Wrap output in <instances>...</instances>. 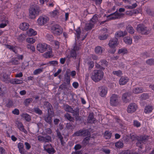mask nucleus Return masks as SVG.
<instances>
[{
  "label": "nucleus",
  "instance_id": "39448f33",
  "mask_svg": "<svg viewBox=\"0 0 154 154\" xmlns=\"http://www.w3.org/2000/svg\"><path fill=\"white\" fill-rule=\"evenodd\" d=\"M51 29L52 32L57 35H59L63 32L62 28L58 24L53 25L51 27Z\"/></svg>",
  "mask_w": 154,
  "mask_h": 154
},
{
  "label": "nucleus",
  "instance_id": "052dcab7",
  "mask_svg": "<svg viewBox=\"0 0 154 154\" xmlns=\"http://www.w3.org/2000/svg\"><path fill=\"white\" fill-rule=\"evenodd\" d=\"M110 47V49L108 51V52L111 54H114L116 51V48L115 47Z\"/></svg>",
  "mask_w": 154,
  "mask_h": 154
},
{
  "label": "nucleus",
  "instance_id": "a19ab883",
  "mask_svg": "<svg viewBox=\"0 0 154 154\" xmlns=\"http://www.w3.org/2000/svg\"><path fill=\"white\" fill-rule=\"evenodd\" d=\"M27 33L29 35H35L37 34V32L32 29H30L27 32Z\"/></svg>",
  "mask_w": 154,
  "mask_h": 154
},
{
  "label": "nucleus",
  "instance_id": "680f3d73",
  "mask_svg": "<svg viewBox=\"0 0 154 154\" xmlns=\"http://www.w3.org/2000/svg\"><path fill=\"white\" fill-rule=\"evenodd\" d=\"M44 105L48 109H50V108H51L52 107V105L47 101L45 102L44 103Z\"/></svg>",
  "mask_w": 154,
  "mask_h": 154
},
{
  "label": "nucleus",
  "instance_id": "774afa93",
  "mask_svg": "<svg viewBox=\"0 0 154 154\" xmlns=\"http://www.w3.org/2000/svg\"><path fill=\"white\" fill-rule=\"evenodd\" d=\"M25 147L27 150H29L31 148V146L30 144L28 142H26L24 143Z\"/></svg>",
  "mask_w": 154,
  "mask_h": 154
},
{
  "label": "nucleus",
  "instance_id": "9d476101",
  "mask_svg": "<svg viewBox=\"0 0 154 154\" xmlns=\"http://www.w3.org/2000/svg\"><path fill=\"white\" fill-rule=\"evenodd\" d=\"M38 140L40 142L46 143H49L52 141V138L51 136L46 135L45 136H41L39 135L38 137Z\"/></svg>",
  "mask_w": 154,
  "mask_h": 154
},
{
  "label": "nucleus",
  "instance_id": "f3484780",
  "mask_svg": "<svg viewBox=\"0 0 154 154\" xmlns=\"http://www.w3.org/2000/svg\"><path fill=\"white\" fill-rule=\"evenodd\" d=\"M17 147L20 153L21 154H25V150L24 148V145L23 143L20 142L17 144Z\"/></svg>",
  "mask_w": 154,
  "mask_h": 154
},
{
  "label": "nucleus",
  "instance_id": "0e129e2a",
  "mask_svg": "<svg viewBox=\"0 0 154 154\" xmlns=\"http://www.w3.org/2000/svg\"><path fill=\"white\" fill-rule=\"evenodd\" d=\"M26 36L24 34H21L18 36V39L20 41H23L25 40Z\"/></svg>",
  "mask_w": 154,
  "mask_h": 154
},
{
  "label": "nucleus",
  "instance_id": "1a4fd4ad",
  "mask_svg": "<svg viewBox=\"0 0 154 154\" xmlns=\"http://www.w3.org/2000/svg\"><path fill=\"white\" fill-rule=\"evenodd\" d=\"M118 96L116 94H112L110 97V103L112 106H116L119 104Z\"/></svg>",
  "mask_w": 154,
  "mask_h": 154
},
{
  "label": "nucleus",
  "instance_id": "423d86ee",
  "mask_svg": "<svg viewBox=\"0 0 154 154\" xmlns=\"http://www.w3.org/2000/svg\"><path fill=\"white\" fill-rule=\"evenodd\" d=\"M91 134L89 130L88 129H82L75 132L73 136H86L90 135Z\"/></svg>",
  "mask_w": 154,
  "mask_h": 154
},
{
  "label": "nucleus",
  "instance_id": "49530a36",
  "mask_svg": "<svg viewBox=\"0 0 154 154\" xmlns=\"http://www.w3.org/2000/svg\"><path fill=\"white\" fill-rule=\"evenodd\" d=\"M99 63L102 66H107L108 65V62L105 59L101 60Z\"/></svg>",
  "mask_w": 154,
  "mask_h": 154
},
{
  "label": "nucleus",
  "instance_id": "aec40b11",
  "mask_svg": "<svg viewBox=\"0 0 154 154\" xmlns=\"http://www.w3.org/2000/svg\"><path fill=\"white\" fill-rule=\"evenodd\" d=\"M129 79L127 77H122L119 81L120 85H123L125 84L128 81Z\"/></svg>",
  "mask_w": 154,
  "mask_h": 154
},
{
  "label": "nucleus",
  "instance_id": "c03bdc74",
  "mask_svg": "<svg viewBox=\"0 0 154 154\" xmlns=\"http://www.w3.org/2000/svg\"><path fill=\"white\" fill-rule=\"evenodd\" d=\"M149 96L148 94L147 93H143L142 94L140 97V99L142 100H146L148 99Z\"/></svg>",
  "mask_w": 154,
  "mask_h": 154
},
{
  "label": "nucleus",
  "instance_id": "cd10ccee",
  "mask_svg": "<svg viewBox=\"0 0 154 154\" xmlns=\"http://www.w3.org/2000/svg\"><path fill=\"white\" fill-rule=\"evenodd\" d=\"M49 51L43 54V57L46 58H50L52 57L51 56L52 48H50L49 49Z\"/></svg>",
  "mask_w": 154,
  "mask_h": 154
},
{
  "label": "nucleus",
  "instance_id": "ea45409f",
  "mask_svg": "<svg viewBox=\"0 0 154 154\" xmlns=\"http://www.w3.org/2000/svg\"><path fill=\"white\" fill-rule=\"evenodd\" d=\"M127 31L131 34H133L134 32V30L133 27L130 26H128L126 28Z\"/></svg>",
  "mask_w": 154,
  "mask_h": 154
},
{
  "label": "nucleus",
  "instance_id": "3c124183",
  "mask_svg": "<svg viewBox=\"0 0 154 154\" xmlns=\"http://www.w3.org/2000/svg\"><path fill=\"white\" fill-rule=\"evenodd\" d=\"M1 76L3 78V80L4 81H5L8 79V75L6 73L3 72L1 74Z\"/></svg>",
  "mask_w": 154,
  "mask_h": 154
},
{
  "label": "nucleus",
  "instance_id": "5fc2aeb1",
  "mask_svg": "<svg viewBox=\"0 0 154 154\" xmlns=\"http://www.w3.org/2000/svg\"><path fill=\"white\" fill-rule=\"evenodd\" d=\"M146 63L150 65H154V59H149L147 60Z\"/></svg>",
  "mask_w": 154,
  "mask_h": 154
},
{
  "label": "nucleus",
  "instance_id": "603ef678",
  "mask_svg": "<svg viewBox=\"0 0 154 154\" xmlns=\"http://www.w3.org/2000/svg\"><path fill=\"white\" fill-rule=\"evenodd\" d=\"M116 146L118 148H122L123 146V143L122 142L118 141L115 143Z\"/></svg>",
  "mask_w": 154,
  "mask_h": 154
},
{
  "label": "nucleus",
  "instance_id": "4468645a",
  "mask_svg": "<svg viewBox=\"0 0 154 154\" xmlns=\"http://www.w3.org/2000/svg\"><path fill=\"white\" fill-rule=\"evenodd\" d=\"M99 91L100 96L103 97L105 96L108 91L107 88L104 87H100L99 88Z\"/></svg>",
  "mask_w": 154,
  "mask_h": 154
},
{
  "label": "nucleus",
  "instance_id": "f8f14e48",
  "mask_svg": "<svg viewBox=\"0 0 154 154\" xmlns=\"http://www.w3.org/2000/svg\"><path fill=\"white\" fill-rule=\"evenodd\" d=\"M137 106L134 103H130L128 106L127 111L128 113H132L135 112L137 108Z\"/></svg>",
  "mask_w": 154,
  "mask_h": 154
},
{
  "label": "nucleus",
  "instance_id": "7ed1b4c3",
  "mask_svg": "<svg viewBox=\"0 0 154 154\" xmlns=\"http://www.w3.org/2000/svg\"><path fill=\"white\" fill-rule=\"evenodd\" d=\"M81 48L79 45L75 44L73 49L70 51L69 54L67 55V57L68 59L71 58L76 59L77 55V52Z\"/></svg>",
  "mask_w": 154,
  "mask_h": 154
},
{
  "label": "nucleus",
  "instance_id": "c9c22d12",
  "mask_svg": "<svg viewBox=\"0 0 154 154\" xmlns=\"http://www.w3.org/2000/svg\"><path fill=\"white\" fill-rule=\"evenodd\" d=\"M111 136L112 133L110 131H105L104 136L106 139H110L111 137Z\"/></svg>",
  "mask_w": 154,
  "mask_h": 154
},
{
  "label": "nucleus",
  "instance_id": "6e6d98bb",
  "mask_svg": "<svg viewBox=\"0 0 154 154\" xmlns=\"http://www.w3.org/2000/svg\"><path fill=\"white\" fill-rule=\"evenodd\" d=\"M27 48L30 49L33 52H34L35 51V47L30 44H28L27 45Z\"/></svg>",
  "mask_w": 154,
  "mask_h": 154
},
{
  "label": "nucleus",
  "instance_id": "2eb2a0df",
  "mask_svg": "<svg viewBox=\"0 0 154 154\" xmlns=\"http://www.w3.org/2000/svg\"><path fill=\"white\" fill-rule=\"evenodd\" d=\"M118 39L115 38L110 39L109 41L108 45L109 47H115L118 45Z\"/></svg>",
  "mask_w": 154,
  "mask_h": 154
},
{
  "label": "nucleus",
  "instance_id": "393cba45",
  "mask_svg": "<svg viewBox=\"0 0 154 154\" xmlns=\"http://www.w3.org/2000/svg\"><path fill=\"white\" fill-rule=\"evenodd\" d=\"M10 82L13 85H18L22 84L23 82L22 80L14 79L11 81Z\"/></svg>",
  "mask_w": 154,
  "mask_h": 154
},
{
  "label": "nucleus",
  "instance_id": "72a5a7b5",
  "mask_svg": "<svg viewBox=\"0 0 154 154\" xmlns=\"http://www.w3.org/2000/svg\"><path fill=\"white\" fill-rule=\"evenodd\" d=\"M103 51V48L100 46H97L95 49V51L97 54H101Z\"/></svg>",
  "mask_w": 154,
  "mask_h": 154
},
{
  "label": "nucleus",
  "instance_id": "13d9d810",
  "mask_svg": "<svg viewBox=\"0 0 154 154\" xmlns=\"http://www.w3.org/2000/svg\"><path fill=\"white\" fill-rule=\"evenodd\" d=\"M127 52V50L125 48H123L119 49V50L118 53L120 54L122 53L123 54H125Z\"/></svg>",
  "mask_w": 154,
  "mask_h": 154
},
{
  "label": "nucleus",
  "instance_id": "ddd939ff",
  "mask_svg": "<svg viewBox=\"0 0 154 154\" xmlns=\"http://www.w3.org/2000/svg\"><path fill=\"white\" fill-rule=\"evenodd\" d=\"M49 20L48 17H40L38 20V23L40 25H43L46 23Z\"/></svg>",
  "mask_w": 154,
  "mask_h": 154
},
{
  "label": "nucleus",
  "instance_id": "a878e982",
  "mask_svg": "<svg viewBox=\"0 0 154 154\" xmlns=\"http://www.w3.org/2000/svg\"><path fill=\"white\" fill-rule=\"evenodd\" d=\"M79 109L75 111L74 110L73 112L72 113L73 114V116L75 117L76 121L81 120V119L79 116Z\"/></svg>",
  "mask_w": 154,
  "mask_h": 154
},
{
  "label": "nucleus",
  "instance_id": "8fccbe9b",
  "mask_svg": "<svg viewBox=\"0 0 154 154\" xmlns=\"http://www.w3.org/2000/svg\"><path fill=\"white\" fill-rule=\"evenodd\" d=\"M87 64L88 66V69L89 70L91 69L94 66V63L92 61H88Z\"/></svg>",
  "mask_w": 154,
  "mask_h": 154
},
{
  "label": "nucleus",
  "instance_id": "4be33fe9",
  "mask_svg": "<svg viewBox=\"0 0 154 154\" xmlns=\"http://www.w3.org/2000/svg\"><path fill=\"white\" fill-rule=\"evenodd\" d=\"M29 24L26 23H21L19 26L20 28L23 30H26L29 27Z\"/></svg>",
  "mask_w": 154,
  "mask_h": 154
},
{
  "label": "nucleus",
  "instance_id": "f257e3e1",
  "mask_svg": "<svg viewBox=\"0 0 154 154\" xmlns=\"http://www.w3.org/2000/svg\"><path fill=\"white\" fill-rule=\"evenodd\" d=\"M103 72L101 70L95 69L91 73V78L95 82H98L103 78Z\"/></svg>",
  "mask_w": 154,
  "mask_h": 154
},
{
  "label": "nucleus",
  "instance_id": "0eeeda50",
  "mask_svg": "<svg viewBox=\"0 0 154 154\" xmlns=\"http://www.w3.org/2000/svg\"><path fill=\"white\" fill-rule=\"evenodd\" d=\"M124 15V14L119 13L117 11H116L114 13L108 15L107 17L110 20H116L122 18L123 17Z\"/></svg>",
  "mask_w": 154,
  "mask_h": 154
},
{
  "label": "nucleus",
  "instance_id": "bf43d9fd",
  "mask_svg": "<svg viewBox=\"0 0 154 154\" xmlns=\"http://www.w3.org/2000/svg\"><path fill=\"white\" fill-rule=\"evenodd\" d=\"M42 69L39 68L35 69L33 72V74L35 75L38 74L42 72Z\"/></svg>",
  "mask_w": 154,
  "mask_h": 154
},
{
  "label": "nucleus",
  "instance_id": "4c0bfd02",
  "mask_svg": "<svg viewBox=\"0 0 154 154\" xmlns=\"http://www.w3.org/2000/svg\"><path fill=\"white\" fill-rule=\"evenodd\" d=\"M32 100H33L32 98L26 99L24 102V105L26 106H28L30 103L32 102Z\"/></svg>",
  "mask_w": 154,
  "mask_h": 154
},
{
  "label": "nucleus",
  "instance_id": "dca6fc26",
  "mask_svg": "<svg viewBox=\"0 0 154 154\" xmlns=\"http://www.w3.org/2000/svg\"><path fill=\"white\" fill-rule=\"evenodd\" d=\"M130 95V94L128 93H125L122 95V99L124 102L127 103L130 102L129 98Z\"/></svg>",
  "mask_w": 154,
  "mask_h": 154
},
{
  "label": "nucleus",
  "instance_id": "c85d7f7f",
  "mask_svg": "<svg viewBox=\"0 0 154 154\" xmlns=\"http://www.w3.org/2000/svg\"><path fill=\"white\" fill-rule=\"evenodd\" d=\"M143 90L142 87H137L133 90V92L134 94H139L143 92Z\"/></svg>",
  "mask_w": 154,
  "mask_h": 154
},
{
  "label": "nucleus",
  "instance_id": "37998d69",
  "mask_svg": "<svg viewBox=\"0 0 154 154\" xmlns=\"http://www.w3.org/2000/svg\"><path fill=\"white\" fill-rule=\"evenodd\" d=\"M98 20L97 15L95 14L91 20L90 21L94 24Z\"/></svg>",
  "mask_w": 154,
  "mask_h": 154
},
{
  "label": "nucleus",
  "instance_id": "f03ea898",
  "mask_svg": "<svg viewBox=\"0 0 154 154\" xmlns=\"http://www.w3.org/2000/svg\"><path fill=\"white\" fill-rule=\"evenodd\" d=\"M29 17L30 19H34L38 16L41 12L39 7L37 6H33L31 7L29 9Z\"/></svg>",
  "mask_w": 154,
  "mask_h": 154
},
{
  "label": "nucleus",
  "instance_id": "6e6552de",
  "mask_svg": "<svg viewBox=\"0 0 154 154\" xmlns=\"http://www.w3.org/2000/svg\"><path fill=\"white\" fill-rule=\"evenodd\" d=\"M51 48L50 46L45 43H39L37 46V49L40 52L43 53Z\"/></svg>",
  "mask_w": 154,
  "mask_h": 154
},
{
  "label": "nucleus",
  "instance_id": "a18cd8bd",
  "mask_svg": "<svg viewBox=\"0 0 154 154\" xmlns=\"http://www.w3.org/2000/svg\"><path fill=\"white\" fill-rule=\"evenodd\" d=\"M34 112L36 113L41 115L42 114V111L38 107H35L33 109Z\"/></svg>",
  "mask_w": 154,
  "mask_h": 154
},
{
  "label": "nucleus",
  "instance_id": "338daca9",
  "mask_svg": "<svg viewBox=\"0 0 154 154\" xmlns=\"http://www.w3.org/2000/svg\"><path fill=\"white\" fill-rule=\"evenodd\" d=\"M26 41L28 43L33 44L35 42V40L32 38H29L26 39Z\"/></svg>",
  "mask_w": 154,
  "mask_h": 154
},
{
  "label": "nucleus",
  "instance_id": "79ce46f5",
  "mask_svg": "<svg viewBox=\"0 0 154 154\" xmlns=\"http://www.w3.org/2000/svg\"><path fill=\"white\" fill-rule=\"evenodd\" d=\"M152 109L151 106H147L144 109V112L146 113H149L152 111Z\"/></svg>",
  "mask_w": 154,
  "mask_h": 154
},
{
  "label": "nucleus",
  "instance_id": "9b49d317",
  "mask_svg": "<svg viewBox=\"0 0 154 154\" xmlns=\"http://www.w3.org/2000/svg\"><path fill=\"white\" fill-rule=\"evenodd\" d=\"M149 136L146 135H141L138 138V142H137L136 144L137 146L139 147H140L142 143H144L146 142L149 139Z\"/></svg>",
  "mask_w": 154,
  "mask_h": 154
},
{
  "label": "nucleus",
  "instance_id": "b1692460",
  "mask_svg": "<svg viewBox=\"0 0 154 154\" xmlns=\"http://www.w3.org/2000/svg\"><path fill=\"white\" fill-rule=\"evenodd\" d=\"M51 116L48 115L47 116L44 117L45 121L47 123L51 125L52 121V119Z\"/></svg>",
  "mask_w": 154,
  "mask_h": 154
},
{
  "label": "nucleus",
  "instance_id": "7c9ffc66",
  "mask_svg": "<svg viewBox=\"0 0 154 154\" xmlns=\"http://www.w3.org/2000/svg\"><path fill=\"white\" fill-rule=\"evenodd\" d=\"M124 41L126 44L131 45L132 43V39L129 37H125L124 38Z\"/></svg>",
  "mask_w": 154,
  "mask_h": 154
},
{
  "label": "nucleus",
  "instance_id": "69168bd1",
  "mask_svg": "<svg viewBox=\"0 0 154 154\" xmlns=\"http://www.w3.org/2000/svg\"><path fill=\"white\" fill-rule=\"evenodd\" d=\"M13 105V102L11 100H9L7 103L6 106L8 108L11 107Z\"/></svg>",
  "mask_w": 154,
  "mask_h": 154
},
{
  "label": "nucleus",
  "instance_id": "2f4dec72",
  "mask_svg": "<svg viewBox=\"0 0 154 154\" xmlns=\"http://www.w3.org/2000/svg\"><path fill=\"white\" fill-rule=\"evenodd\" d=\"M21 116L26 120L28 122H30L31 120V117L28 114L26 113H23L21 115Z\"/></svg>",
  "mask_w": 154,
  "mask_h": 154
},
{
  "label": "nucleus",
  "instance_id": "a211bd4d",
  "mask_svg": "<svg viewBox=\"0 0 154 154\" xmlns=\"http://www.w3.org/2000/svg\"><path fill=\"white\" fill-rule=\"evenodd\" d=\"M94 23L90 21L89 23H88L85 24L84 28L85 30L86 31L91 30L94 27Z\"/></svg>",
  "mask_w": 154,
  "mask_h": 154
},
{
  "label": "nucleus",
  "instance_id": "20e7f679",
  "mask_svg": "<svg viewBox=\"0 0 154 154\" xmlns=\"http://www.w3.org/2000/svg\"><path fill=\"white\" fill-rule=\"evenodd\" d=\"M137 30L142 35H148L150 32L149 29L143 23H140L137 25Z\"/></svg>",
  "mask_w": 154,
  "mask_h": 154
},
{
  "label": "nucleus",
  "instance_id": "58836bf2",
  "mask_svg": "<svg viewBox=\"0 0 154 154\" xmlns=\"http://www.w3.org/2000/svg\"><path fill=\"white\" fill-rule=\"evenodd\" d=\"M15 47H14L13 46L9 45H7L6 47L10 49L12 51L15 53L17 54V50L15 49Z\"/></svg>",
  "mask_w": 154,
  "mask_h": 154
},
{
  "label": "nucleus",
  "instance_id": "09e8293b",
  "mask_svg": "<svg viewBox=\"0 0 154 154\" xmlns=\"http://www.w3.org/2000/svg\"><path fill=\"white\" fill-rule=\"evenodd\" d=\"M108 36V34H106L105 35H102L99 36V38L100 40H105L106 39Z\"/></svg>",
  "mask_w": 154,
  "mask_h": 154
},
{
  "label": "nucleus",
  "instance_id": "864d4df0",
  "mask_svg": "<svg viewBox=\"0 0 154 154\" xmlns=\"http://www.w3.org/2000/svg\"><path fill=\"white\" fill-rule=\"evenodd\" d=\"M48 115L51 116H54V112L53 111V107L51 108H50L48 109Z\"/></svg>",
  "mask_w": 154,
  "mask_h": 154
},
{
  "label": "nucleus",
  "instance_id": "bb28decb",
  "mask_svg": "<svg viewBox=\"0 0 154 154\" xmlns=\"http://www.w3.org/2000/svg\"><path fill=\"white\" fill-rule=\"evenodd\" d=\"M65 110L67 112L72 113L74 111V110L72 107L68 105H65L64 106Z\"/></svg>",
  "mask_w": 154,
  "mask_h": 154
},
{
  "label": "nucleus",
  "instance_id": "6ab92c4d",
  "mask_svg": "<svg viewBox=\"0 0 154 154\" xmlns=\"http://www.w3.org/2000/svg\"><path fill=\"white\" fill-rule=\"evenodd\" d=\"M16 124L17 125V128L20 130L25 133H27V131L24 128L23 125L21 122L17 121L16 122Z\"/></svg>",
  "mask_w": 154,
  "mask_h": 154
},
{
  "label": "nucleus",
  "instance_id": "473e14b6",
  "mask_svg": "<svg viewBox=\"0 0 154 154\" xmlns=\"http://www.w3.org/2000/svg\"><path fill=\"white\" fill-rule=\"evenodd\" d=\"M95 119L94 118L93 115L90 114L89 115L88 119V122L90 123H94Z\"/></svg>",
  "mask_w": 154,
  "mask_h": 154
},
{
  "label": "nucleus",
  "instance_id": "c756f323",
  "mask_svg": "<svg viewBox=\"0 0 154 154\" xmlns=\"http://www.w3.org/2000/svg\"><path fill=\"white\" fill-rule=\"evenodd\" d=\"M73 122H70L66 123V127L67 129L72 130L74 129L75 126Z\"/></svg>",
  "mask_w": 154,
  "mask_h": 154
},
{
  "label": "nucleus",
  "instance_id": "5701e85b",
  "mask_svg": "<svg viewBox=\"0 0 154 154\" xmlns=\"http://www.w3.org/2000/svg\"><path fill=\"white\" fill-rule=\"evenodd\" d=\"M64 117L65 119L69 121L70 122H74L75 121L74 118L72 117L69 113H67L65 114L64 115Z\"/></svg>",
  "mask_w": 154,
  "mask_h": 154
},
{
  "label": "nucleus",
  "instance_id": "e433bc0d",
  "mask_svg": "<svg viewBox=\"0 0 154 154\" xmlns=\"http://www.w3.org/2000/svg\"><path fill=\"white\" fill-rule=\"evenodd\" d=\"M45 151H46L49 154H54L56 152V150L52 147L48 148Z\"/></svg>",
  "mask_w": 154,
  "mask_h": 154
},
{
  "label": "nucleus",
  "instance_id": "de8ad7c7",
  "mask_svg": "<svg viewBox=\"0 0 154 154\" xmlns=\"http://www.w3.org/2000/svg\"><path fill=\"white\" fill-rule=\"evenodd\" d=\"M56 132L57 133V135L58 139H60V140L63 139V137L61 135L60 132L59 131L58 129L56 130Z\"/></svg>",
  "mask_w": 154,
  "mask_h": 154
},
{
  "label": "nucleus",
  "instance_id": "412c9836",
  "mask_svg": "<svg viewBox=\"0 0 154 154\" xmlns=\"http://www.w3.org/2000/svg\"><path fill=\"white\" fill-rule=\"evenodd\" d=\"M127 34V32L126 31H125L123 32L122 31H119L115 34L116 38L124 37Z\"/></svg>",
  "mask_w": 154,
  "mask_h": 154
},
{
  "label": "nucleus",
  "instance_id": "e2e57ef3",
  "mask_svg": "<svg viewBox=\"0 0 154 154\" xmlns=\"http://www.w3.org/2000/svg\"><path fill=\"white\" fill-rule=\"evenodd\" d=\"M112 73L114 75H116L118 76H120L122 75V73L121 71L119 70L113 71Z\"/></svg>",
  "mask_w": 154,
  "mask_h": 154
},
{
  "label": "nucleus",
  "instance_id": "4d7b16f0",
  "mask_svg": "<svg viewBox=\"0 0 154 154\" xmlns=\"http://www.w3.org/2000/svg\"><path fill=\"white\" fill-rule=\"evenodd\" d=\"M9 63H11L13 65H17L19 63V61L18 60L12 58L11 60L9 61Z\"/></svg>",
  "mask_w": 154,
  "mask_h": 154
},
{
  "label": "nucleus",
  "instance_id": "f704fd0d",
  "mask_svg": "<svg viewBox=\"0 0 154 154\" xmlns=\"http://www.w3.org/2000/svg\"><path fill=\"white\" fill-rule=\"evenodd\" d=\"M90 136H91L90 135L89 136L86 137L84 139L82 142L84 146H85L89 143Z\"/></svg>",
  "mask_w": 154,
  "mask_h": 154
}]
</instances>
